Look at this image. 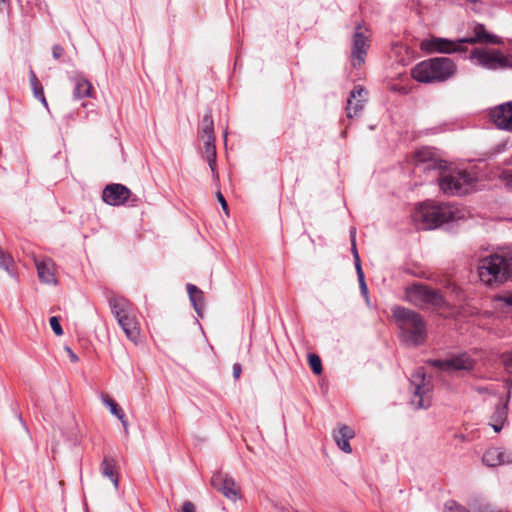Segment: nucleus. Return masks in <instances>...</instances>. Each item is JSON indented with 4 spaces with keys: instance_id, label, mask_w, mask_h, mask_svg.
Masks as SVG:
<instances>
[{
    "instance_id": "44",
    "label": "nucleus",
    "mask_w": 512,
    "mask_h": 512,
    "mask_svg": "<svg viewBox=\"0 0 512 512\" xmlns=\"http://www.w3.org/2000/svg\"><path fill=\"white\" fill-rule=\"evenodd\" d=\"M359 284H360V289H361L362 294H363V295H365V296H367V294H368V288H367V285H366V283H365V280H364V281L359 282Z\"/></svg>"
},
{
    "instance_id": "29",
    "label": "nucleus",
    "mask_w": 512,
    "mask_h": 512,
    "mask_svg": "<svg viewBox=\"0 0 512 512\" xmlns=\"http://www.w3.org/2000/svg\"><path fill=\"white\" fill-rule=\"evenodd\" d=\"M308 362H309V365L312 369V371L319 375L321 374L322 372V363H321V359L318 355L316 354H309L308 356Z\"/></svg>"
},
{
    "instance_id": "37",
    "label": "nucleus",
    "mask_w": 512,
    "mask_h": 512,
    "mask_svg": "<svg viewBox=\"0 0 512 512\" xmlns=\"http://www.w3.org/2000/svg\"><path fill=\"white\" fill-rule=\"evenodd\" d=\"M213 119L210 113H206L203 116L202 128H213Z\"/></svg>"
},
{
    "instance_id": "3",
    "label": "nucleus",
    "mask_w": 512,
    "mask_h": 512,
    "mask_svg": "<svg viewBox=\"0 0 512 512\" xmlns=\"http://www.w3.org/2000/svg\"><path fill=\"white\" fill-rule=\"evenodd\" d=\"M437 182L440 191L447 196H463L476 189L478 172L466 168L446 167L438 172Z\"/></svg>"
},
{
    "instance_id": "33",
    "label": "nucleus",
    "mask_w": 512,
    "mask_h": 512,
    "mask_svg": "<svg viewBox=\"0 0 512 512\" xmlns=\"http://www.w3.org/2000/svg\"><path fill=\"white\" fill-rule=\"evenodd\" d=\"M444 512H469V511L454 501H448L445 504Z\"/></svg>"
},
{
    "instance_id": "13",
    "label": "nucleus",
    "mask_w": 512,
    "mask_h": 512,
    "mask_svg": "<svg viewBox=\"0 0 512 512\" xmlns=\"http://www.w3.org/2000/svg\"><path fill=\"white\" fill-rule=\"evenodd\" d=\"M413 162L417 169L424 172L440 171L446 167V161L442 160L433 148L422 147L415 151Z\"/></svg>"
},
{
    "instance_id": "6",
    "label": "nucleus",
    "mask_w": 512,
    "mask_h": 512,
    "mask_svg": "<svg viewBox=\"0 0 512 512\" xmlns=\"http://www.w3.org/2000/svg\"><path fill=\"white\" fill-rule=\"evenodd\" d=\"M480 42V24H476L473 28V36L463 37L457 40H449L446 38L432 37L422 44L423 48L432 53H455L467 51V45H476Z\"/></svg>"
},
{
    "instance_id": "18",
    "label": "nucleus",
    "mask_w": 512,
    "mask_h": 512,
    "mask_svg": "<svg viewBox=\"0 0 512 512\" xmlns=\"http://www.w3.org/2000/svg\"><path fill=\"white\" fill-rule=\"evenodd\" d=\"M489 116L497 128H512V101L492 108Z\"/></svg>"
},
{
    "instance_id": "43",
    "label": "nucleus",
    "mask_w": 512,
    "mask_h": 512,
    "mask_svg": "<svg viewBox=\"0 0 512 512\" xmlns=\"http://www.w3.org/2000/svg\"><path fill=\"white\" fill-rule=\"evenodd\" d=\"M66 351L68 352L72 362H77L79 360L78 356L69 347H66Z\"/></svg>"
},
{
    "instance_id": "39",
    "label": "nucleus",
    "mask_w": 512,
    "mask_h": 512,
    "mask_svg": "<svg viewBox=\"0 0 512 512\" xmlns=\"http://www.w3.org/2000/svg\"><path fill=\"white\" fill-rule=\"evenodd\" d=\"M469 58L480 63V48L474 47L469 54Z\"/></svg>"
},
{
    "instance_id": "17",
    "label": "nucleus",
    "mask_w": 512,
    "mask_h": 512,
    "mask_svg": "<svg viewBox=\"0 0 512 512\" xmlns=\"http://www.w3.org/2000/svg\"><path fill=\"white\" fill-rule=\"evenodd\" d=\"M482 66L498 70L511 67V62L501 51L482 47Z\"/></svg>"
},
{
    "instance_id": "42",
    "label": "nucleus",
    "mask_w": 512,
    "mask_h": 512,
    "mask_svg": "<svg viewBox=\"0 0 512 512\" xmlns=\"http://www.w3.org/2000/svg\"><path fill=\"white\" fill-rule=\"evenodd\" d=\"M355 268H356L359 282L364 281V273L361 268V263H355Z\"/></svg>"
},
{
    "instance_id": "4",
    "label": "nucleus",
    "mask_w": 512,
    "mask_h": 512,
    "mask_svg": "<svg viewBox=\"0 0 512 512\" xmlns=\"http://www.w3.org/2000/svg\"><path fill=\"white\" fill-rule=\"evenodd\" d=\"M454 61L448 57H435L421 61L412 69V77L421 83L444 82L456 73Z\"/></svg>"
},
{
    "instance_id": "48",
    "label": "nucleus",
    "mask_w": 512,
    "mask_h": 512,
    "mask_svg": "<svg viewBox=\"0 0 512 512\" xmlns=\"http://www.w3.org/2000/svg\"><path fill=\"white\" fill-rule=\"evenodd\" d=\"M227 135H228V132H227V130H225V133H224V140L225 141L227 140Z\"/></svg>"
},
{
    "instance_id": "41",
    "label": "nucleus",
    "mask_w": 512,
    "mask_h": 512,
    "mask_svg": "<svg viewBox=\"0 0 512 512\" xmlns=\"http://www.w3.org/2000/svg\"><path fill=\"white\" fill-rule=\"evenodd\" d=\"M242 369L241 365L239 363H235L233 365V376L235 379H238L241 375Z\"/></svg>"
},
{
    "instance_id": "24",
    "label": "nucleus",
    "mask_w": 512,
    "mask_h": 512,
    "mask_svg": "<svg viewBox=\"0 0 512 512\" xmlns=\"http://www.w3.org/2000/svg\"><path fill=\"white\" fill-rule=\"evenodd\" d=\"M187 292L196 313L199 316H202L204 309L203 292L193 284H187Z\"/></svg>"
},
{
    "instance_id": "25",
    "label": "nucleus",
    "mask_w": 512,
    "mask_h": 512,
    "mask_svg": "<svg viewBox=\"0 0 512 512\" xmlns=\"http://www.w3.org/2000/svg\"><path fill=\"white\" fill-rule=\"evenodd\" d=\"M0 269H3L11 278L17 280L18 272L12 256L0 248Z\"/></svg>"
},
{
    "instance_id": "26",
    "label": "nucleus",
    "mask_w": 512,
    "mask_h": 512,
    "mask_svg": "<svg viewBox=\"0 0 512 512\" xmlns=\"http://www.w3.org/2000/svg\"><path fill=\"white\" fill-rule=\"evenodd\" d=\"M101 400L103 404L109 408L111 414L116 416L121 421L123 427L126 429L127 421L125 419V414L123 410L118 406V404L106 394H102Z\"/></svg>"
},
{
    "instance_id": "34",
    "label": "nucleus",
    "mask_w": 512,
    "mask_h": 512,
    "mask_svg": "<svg viewBox=\"0 0 512 512\" xmlns=\"http://www.w3.org/2000/svg\"><path fill=\"white\" fill-rule=\"evenodd\" d=\"M49 323H50V326H51L53 332L57 336L63 335V329H62V327L60 325L58 317H56V316L51 317L50 320H49Z\"/></svg>"
},
{
    "instance_id": "28",
    "label": "nucleus",
    "mask_w": 512,
    "mask_h": 512,
    "mask_svg": "<svg viewBox=\"0 0 512 512\" xmlns=\"http://www.w3.org/2000/svg\"><path fill=\"white\" fill-rule=\"evenodd\" d=\"M30 83H31V86L33 89V94H34L35 98L38 99L45 107H47L48 104H47V101H46V98L44 95L43 87L39 83V81L33 71L30 72Z\"/></svg>"
},
{
    "instance_id": "30",
    "label": "nucleus",
    "mask_w": 512,
    "mask_h": 512,
    "mask_svg": "<svg viewBox=\"0 0 512 512\" xmlns=\"http://www.w3.org/2000/svg\"><path fill=\"white\" fill-rule=\"evenodd\" d=\"M485 43L486 44H501L502 39L499 36L486 31L484 26L482 25V45Z\"/></svg>"
},
{
    "instance_id": "8",
    "label": "nucleus",
    "mask_w": 512,
    "mask_h": 512,
    "mask_svg": "<svg viewBox=\"0 0 512 512\" xmlns=\"http://www.w3.org/2000/svg\"><path fill=\"white\" fill-rule=\"evenodd\" d=\"M405 299L418 307L432 306L435 308H441L446 304L444 297L439 291L422 283H414L406 287Z\"/></svg>"
},
{
    "instance_id": "40",
    "label": "nucleus",
    "mask_w": 512,
    "mask_h": 512,
    "mask_svg": "<svg viewBox=\"0 0 512 512\" xmlns=\"http://www.w3.org/2000/svg\"><path fill=\"white\" fill-rule=\"evenodd\" d=\"M195 505L190 501H185L182 505V512H195Z\"/></svg>"
},
{
    "instance_id": "12",
    "label": "nucleus",
    "mask_w": 512,
    "mask_h": 512,
    "mask_svg": "<svg viewBox=\"0 0 512 512\" xmlns=\"http://www.w3.org/2000/svg\"><path fill=\"white\" fill-rule=\"evenodd\" d=\"M427 363L442 372L452 374L455 372H468L472 370L476 361L472 359L469 354L460 353L452 355L444 360L430 359Z\"/></svg>"
},
{
    "instance_id": "32",
    "label": "nucleus",
    "mask_w": 512,
    "mask_h": 512,
    "mask_svg": "<svg viewBox=\"0 0 512 512\" xmlns=\"http://www.w3.org/2000/svg\"><path fill=\"white\" fill-rule=\"evenodd\" d=\"M350 237H351V243H352V254H353V258H354V264L361 263L360 257H359V254H358V251L356 248V229L355 228L351 229Z\"/></svg>"
},
{
    "instance_id": "15",
    "label": "nucleus",
    "mask_w": 512,
    "mask_h": 512,
    "mask_svg": "<svg viewBox=\"0 0 512 512\" xmlns=\"http://www.w3.org/2000/svg\"><path fill=\"white\" fill-rule=\"evenodd\" d=\"M130 195L131 191L126 186L114 183L103 189L102 199L110 206H120L128 201Z\"/></svg>"
},
{
    "instance_id": "11",
    "label": "nucleus",
    "mask_w": 512,
    "mask_h": 512,
    "mask_svg": "<svg viewBox=\"0 0 512 512\" xmlns=\"http://www.w3.org/2000/svg\"><path fill=\"white\" fill-rule=\"evenodd\" d=\"M508 395H497L482 388V402L493 406L494 412L490 416L489 425L495 432H500L507 419Z\"/></svg>"
},
{
    "instance_id": "1",
    "label": "nucleus",
    "mask_w": 512,
    "mask_h": 512,
    "mask_svg": "<svg viewBox=\"0 0 512 512\" xmlns=\"http://www.w3.org/2000/svg\"><path fill=\"white\" fill-rule=\"evenodd\" d=\"M465 218V211L449 203L432 200L417 205L412 213V220L419 230H433L443 224L458 222Z\"/></svg>"
},
{
    "instance_id": "47",
    "label": "nucleus",
    "mask_w": 512,
    "mask_h": 512,
    "mask_svg": "<svg viewBox=\"0 0 512 512\" xmlns=\"http://www.w3.org/2000/svg\"><path fill=\"white\" fill-rule=\"evenodd\" d=\"M7 3V0H0V8H2L3 6H5Z\"/></svg>"
},
{
    "instance_id": "23",
    "label": "nucleus",
    "mask_w": 512,
    "mask_h": 512,
    "mask_svg": "<svg viewBox=\"0 0 512 512\" xmlns=\"http://www.w3.org/2000/svg\"><path fill=\"white\" fill-rule=\"evenodd\" d=\"M100 470H101V474L103 475V477L108 478L112 482L114 487L116 489H118L119 478H118V474L116 472V465H115L114 460L104 457V459L102 460V463H101Z\"/></svg>"
},
{
    "instance_id": "35",
    "label": "nucleus",
    "mask_w": 512,
    "mask_h": 512,
    "mask_svg": "<svg viewBox=\"0 0 512 512\" xmlns=\"http://www.w3.org/2000/svg\"><path fill=\"white\" fill-rule=\"evenodd\" d=\"M500 179L504 182L505 186L512 191V171H503L500 175Z\"/></svg>"
},
{
    "instance_id": "46",
    "label": "nucleus",
    "mask_w": 512,
    "mask_h": 512,
    "mask_svg": "<svg viewBox=\"0 0 512 512\" xmlns=\"http://www.w3.org/2000/svg\"><path fill=\"white\" fill-rule=\"evenodd\" d=\"M506 365L509 369H512V356L507 360Z\"/></svg>"
},
{
    "instance_id": "22",
    "label": "nucleus",
    "mask_w": 512,
    "mask_h": 512,
    "mask_svg": "<svg viewBox=\"0 0 512 512\" xmlns=\"http://www.w3.org/2000/svg\"><path fill=\"white\" fill-rule=\"evenodd\" d=\"M74 89L73 97L75 99H82L91 96L92 84L83 76H76L73 78Z\"/></svg>"
},
{
    "instance_id": "21",
    "label": "nucleus",
    "mask_w": 512,
    "mask_h": 512,
    "mask_svg": "<svg viewBox=\"0 0 512 512\" xmlns=\"http://www.w3.org/2000/svg\"><path fill=\"white\" fill-rule=\"evenodd\" d=\"M354 435V431L349 426L342 425L337 430H334L333 439L341 451L351 453L352 448L349 441L354 437Z\"/></svg>"
},
{
    "instance_id": "45",
    "label": "nucleus",
    "mask_w": 512,
    "mask_h": 512,
    "mask_svg": "<svg viewBox=\"0 0 512 512\" xmlns=\"http://www.w3.org/2000/svg\"><path fill=\"white\" fill-rule=\"evenodd\" d=\"M482 512H501L499 510H496L492 508L491 506L485 505L482 507Z\"/></svg>"
},
{
    "instance_id": "27",
    "label": "nucleus",
    "mask_w": 512,
    "mask_h": 512,
    "mask_svg": "<svg viewBox=\"0 0 512 512\" xmlns=\"http://www.w3.org/2000/svg\"><path fill=\"white\" fill-rule=\"evenodd\" d=\"M199 138L204 143L203 156L216 154L215 136L213 134V130H202V132L199 134Z\"/></svg>"
},
{
    "instance_id": "5",
    "label": "nucleus",
    "mask_w": 512,
    "mask_h": 512,
    "mask_svg": "<svg viewBox=\"0 0 512 512\" xmlns=\"http://www.w3.org/2000/svg\"><path fill=\"white\" fill-rule=\"evenodd\" d=\"M111 311L125 335L132 342H137L140 336V328L135 315L131 311L130 302L121 297H113L109 300Z\"/></svg>"
},
{
    "instance_id": "2",
    "label": "nucleus",
    "mask_w": 512,
    "mask_h": 512,
    "mask_svg": "<svg viewBox=\"0 0 512 512\" xmlns=\"http://www.w3.org/2000/svg\"><path fill=\"white\" fill-rule=\"evenodd\" d=\"M392 317L403 343L412 347L425 343L428 335L427 325L419 313L405 307L394 306Z\"/></svg>"
},
{
    "instance_id": "31",
    "label": "nucleus",
    "mask_w": 512,
    "mask_h": 512,
    "mask_svg": "<svg viewBox=\"0 0 512 512\" xmlns=\"http://www.w3.org/2000/svg\"><path fill=\"white\" fill-rule=\"evenodd\" d=\"M204 159L208 162L210 170L212 172V176L215 181H219L218 173H217V154H210L208 156H203Z\"/></svg>"
},
{
    "instance_id": "20",
    "label": "nucleus",
    "mask_w": 512,
    "mask_h": 512,
    "mask_svg": "<svg viewBox=\"0 0 512 512\" xmlns=\"http://www.w3.org/2000/svg\"><path fill=\"white\" fill-rule=\"evenodd\" d=\"M482 463L489 467L512 463V453L506 452L502 448H490L482 456Z\"/></svg>"
},
{
    "instance_id": "7",
    "label": "nucleus",
    "mask_w": 512,
    "mask_h": 512,
    "mask_svg": "<svg viewBox=\"0 0 512 512\" xmlns=\"http://www.w3.org/2000/svg\"><path fill=\"white\" fill-rule=\"evenodd\" d=\"M512 278V256L490 255L482 258V283L492 285Z\"/></svg>"
},
{
    "instance_id": "16",
    "label": "nucleus",
    "mask_w": 512,
    "mask_h": 512,
    "mask_svg": "<svg viewBox=\"0 0 512 512\" xmlns=\"http://www.w3.org/2000/svg\"><path fill=\"white\" fill-rule=\"evenodd\" d=\"M368 92L361 85H356L351 90L346 104V114L348 118H353L362 111L366 101Z\"/></svg>"
},
{
    "instance_id": "9",
    "label": "nucleus",
    "mask_w": 512,
    "mask_h": 512,
    "mask_svg": "<svg viewBox=\"0 0 512 512\" xmlns=\"http://www.w3.org/2000/svg\"><path fill=\"white\" fill-rule=\"evenodd\" d=\"M410 384L413 388L411 404L416 409H425L431 405L432 384L426 379L423 367L417 368L411 375Z\"/></svg>"
},
{
    "instance_id": "14",
    "label": "nucleus",
    "mask_w": 512,
    "mask_h": 512,
    "mask_svg": "<svg viewBox=\"0 0 512 512\" xmlns=\"http://www.w3.org/2000/svg\"><path fill=\"white\" fill-rule=\"evenodd\" d=\"M211 485L230 501L236 502L240 499L239 486L235 480L227 474L218 473L213 475Z\"/></svg>"
},
{
    "instance_id": "38",
    "label": "nucleus",
    "mask_w": 512,
    "mask_h": 512,
    "mask_svg": "<svg viewBox=\"0 0 512 512\" xmlns=\"http://www.w3.org/2000/svg\"><path fill=\"white\" fill-rule=\"evenodd\" d=\"M217 199L219 201V203L221 204V207L223 209V211L228 214V204L223 196V194L221 192H218L217 193Z\"/></svg>"
},
{
    "instance_id": "19",
    "label": "nucleus",
    "mask_w": 512,
    "mask_h": 512,
    "mask_svg": "<svg viewBox=\"0 0 512 512\" xmlns=\"http://www.w3.org/2000/svg\"><path fill=\"white\" fill-rule=\"evenodd\" d=\"M39 280L48 285H57L58 280L55 275V263L50 258L35 260Z\"/></svg>"
},
{
    "instance_id": "36",
    "label": "nucleus",
    "mask_w": 512,
    "mask_h": 512,
    "mask_svg": "<svg viewBox=\"0 0 512 512\" xmlns=\"http://www.w3.org/2000/svg\"><path fill=\"white\" fill-rule=\"evenodd\" d=\"M65 54L64 48L60 45H54L52 47V55L55 60H60Z\"/></svg>"
},
{
    "instance_id": "10",
    "label": "nucleus",
    "mask_w": 512,
    "mask_h": 512,
    "mask_svg": "<svg viewBox=\"0 0 512 512\" xmlns=\"http://www.w3.org/2000/svg\"><path fill=\"white\" fill-rule=\"evenodd\" d=\"M371 32L363 23H358L352 35L351 47V65L354 68H360L366 60L367 52L370 48Z\"/></svg>"
}]
</instances>
